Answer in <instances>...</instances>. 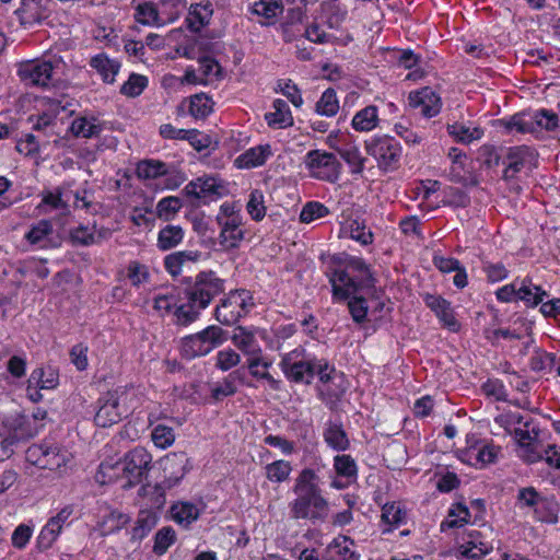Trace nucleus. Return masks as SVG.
<instances>
[{"mask_svg":"<svg viewBox=\"0 0 560 560\" xmlns=\"http://www.w3.org/2000/svg\"><path fill=\"white\" fill-rule=\"evenodd\" d=\"M534 122V131L540 129L552 131L560 126V118L557 114L548 109H540L532 114Z\"/></svg>","mask_w":560,"mask_h":560,"instance_id":"nucleus-49","label":"nucleus"},{"mask_svg":"<svg viewBox=\"0 0 560 560\" xmlns=\"http://www.w3.org/2000/svg\"><path fill=\"white\" fill-rule=\"evenodd\" d=\"M375 288L371 290L369 293H366L365 291L355 292L351 294L349 299L346 300L348 301V308L351 314V317L353 322H355L357 324H362L365 322L369 310L366 299L362 294L371 295L373 294Z\"/></svg>","mask_w":560,"mask_h":560,"instance_id":"nucleus-38","label":"nucleus"},{"mask_svg":"<svg viewBox=\"0 0 560 560\" xmlns=\"http://www.w3.org/2000/svg\"><path fill=\"white\" fill-rule=\"evenodd\" d=\"M304 162L312 177L329 183L339 179L341 163L334 153L311 150L306 153Z\"/></svg>","mask_w":560,"mask_h":560,"instance_id":"nucleus-9","label":"nucleus"},{"mask_svg":"<svg viewBox=\"0 0 560 560\" xmlns=\"http://www.w3.org/2000/svg\"><path fill=\"white\" fill-rule=\"evenodd\" d=\"M533 511L538 521L546 523L557 522V503L552 498L544 495Z\"/></svg>","mask_w":560,"mask_h":560,"instance_id":"nucleus-53","label":"nucleus"},{"mask_svg":"<svg viewBox=\"0 0 560 560\" xmlns=\"http://www.w3.org/2000/svg\"><path fill=\"white\" fill-rule=\"evenodd\" d=\"M148 85V79L144 75L132 73L121 85L120 93L128 97L139 96Z\"/></svg>","mask_w":560,"mask_h":560,"instance_id":"nucleus-57","label":"nucleus"},{"mask_svg":"<svg viewBox=\"0 0 560 560\" xmlns=\"http://www.w3.org/2000/svg\"><path fill=\"white\" fill-rule=\"evenodd\" d=\"M542 497L534 487H525L518 490L516 500L521 509L529 508L534 510Z\"/></svg>","mask_w":560,"mask_h":560,"instance_id":"nucleus-62","label":"nucleus"},{"mask_svg":"<svg viewBox=\"0 0 560 560\" xmlns=\"http://www.w3.org/2000/svg\"><path fill=\"white\" fill-rule=\"evenodd\" d=\"M422 300L428 308H430L444 327L451 331H458L459 322L455 317L454 308L450 301L438 294L423 293Z\"/></svg>","mask_w":560,"mask_h":560,"instance_id":"nucleus-15","label":"nucleus"},{"mask_svg":"<svg viewBox=\"0 0 560 560\" xmlns=\"http://www.w3.org/2000/svg\"><path fill=\"white\" fill-rule=\"evenodd\" d=\"M325 443L336 452L350 448V440L340 422L328 421L323 431Z\"/></svg>","mask_w":560,"mask_h":560,"instance_id":"nucleus-21","label":"nucleus"},{"mask_svg":"<svg viewBox=\"0 0 560 560\" xmlns=\"http://www.w3.org/2000/svg\"><path fill=\"white\" fill-rule=\"evenodd\" d=\"M184 56L188 58H196L194 49H185ZM199 68L198 72L200 73L205 84H208L213 79H220L222 77V68L219 62L207 55H200L197 57Z\"/></svg>","mask_w":560,"mask_h":560,"instance_id":"nucleus-27","label":"nucleus"},{"mask_svg":"<svg viewBox=\"0 0 560 560\" xmlns=\"http://www.w3.org/2000/svg\"><path fill=\"white\" fill-rule=\"evenodd\" d=\"M212 14L213 5L210 1L191 4L186 18L187 27L192 32H199L210 23Z\"/></svg>","mask_w":560,"mask_h":560,"instance_id":"nucleus-22","label":"nucleus"},{"mask_svg":"<svg viewBox=\"0 0 560 560\" xmlns=\"http://www.w3.org/2000/svg\"><path fill=\"white\" fill-rule=\"evenodd\" d=\"M161 24L174 22L186 9L185 0H161L158 4Z\"/></svg>","mask_w":560,"mask_h":560,"instance_id":"nucleus-40","label":"nucleus"},{"mask_svg":"<svg viewBox=\"0 0 560 560\" xmlns=\"http://www.w3.org/2000/svg\"><path fill=\"white\" fill-rule=\"evenodd\" d=\"M201 256L202 253L200 250L186 249L174 252L164 257V268L172 277H177L180 275L183 266L199 261Z\"/></svg>","mask_w":560,"mask_h":560,"instance_id":"nucleus-20","label":"nucleus"},{"mask_svg":"<svg viewBox=\"0 0 560 560\" xmlns=\"http://www.w3.org/2000/svg\"><path fill=\"white\" fill-rule=\"evenodd\" d=\"M158 5L152 2H144L137 8L136 19L141 24H161Z\"/></svg>","mask_w":560,"mask_h":560,"instance_id":"nucleus-61","label":"nucleus"},{"mask_svg":"<svg viewBox=\"0 0 560 560\" xmlns=\"http://www.w3.org/2000/svg\"><path fill=\"white\" fill-rule=\"evenodd\" d=\"M353 540L341 536L329 545L330 560H359L360 556L350 549Z\"/></svg>","mask_w":560,"mask_h":560,"instance_id":"nucleus-39","label":"nucleus"},{"mask_svg":"<svg viewBox=\"0 0 560 560\" xmlns=\"http://www.w3.org/2000/svg\"><path fill=\"white\" fill-rule=\"evenodd\" d=\"M212 112L211 100L203 93L190 97L189 113L196 119H203Z\"/></svg>","mask_w":560,"mask_h":560,"instance_id":"nucleus-52","label":"nucleus"},{"mask_svg":"<svg viewBox=\"0 0 560 560\" xmlns=\"http://www.w3.org/2000/svg\"><path fill=\"white\" fill-rule=\"evenodd\" d=\"M242 378L240 370L233 371L221 383L215 384L211 389V397L219 401L224 397L233 396L237 392L235 380Z\"/></svg>","mask_w":560,"mask_h":560,"instance_id":"nucleus-41","label":"nucleus"},{"mask_svg":"<svg viewBox=\"0 0 560 560\" xmlns=\"http://www.w3.org/2000/svg\"><path fill=\"white\" fill-rule=\"evenodd\" d=\"M477 160L487 168H492L500 164L501 155L494 145L483 144L478 149Z\"/></svg>","mask_w":560,"mask_h":560,"instance_id":"nucleus-64","label":"nucleus"},{"mask_svg":"<svg viewBox=\"0 0 560 560\" xmlns=\"http://www.w3.org/2000/svg\"><path fill=\"white\" fill-rule=\"evenodd\" d=\"M202 307L192 305L189 301L186 304L179 305L175 308L174 315L176 324L180 326H188L199 318Z\"/></svg>","mask_w":560,"mask_h":560,"instance_id":"nucleus-55","label":"nucleus"},{"mask_svg":"<svg viewBox=\"0 0 560 560\" xmlns=\"http://www.w3.org/2000/svg\"><path fill=\"white\" fill-rule=\"evenodd\" d=\"M152 456L145 448L135 447L126 454L124 463H116L114 466H110L107 463H102L100 465L98 474H102L104 477L107 476L108 481H112L115 474L110 475L109 470L122 471L128 479V486H133L142 480L143 476L150 468Z\"/></svg>","mask_w":560,"mask_h":560,"instance_id":"nucleus-4","label":"nucleus"},{"mask_svg":"<svg viewBox=\"0 0 560 560\" xmlns=\"http://www.w3.org/2000/svg\"><path fill=\"white\" fill-rule=\"evenodd\" d=\"M246 208L253 220L261 221L265 218L266 207L264 206V195L260 190L255 189L250 192Z\"/></svg>","mask_w":560,"mask_h":560,"instance_id":"nucleus-59","label":"nucleus"},{"mask_svg":"<svg viewBox=\"0 0 560 560\" xmlns=\"http://www.w3.org/2000/svg\"><path fill=\"white\" fill-rule=\"evenodd\" d=\"M272 107L275 112L265 115V119L270 127L287 128L293 125V117L285 101L275 100Z\"/></svg>","mask_w":560,"mask_h":560,"instance_id":"nucleus-30","label":"nucleus"},{"mask_svg":"<svg viewBox=\"0 0 560 560\" xmlns=\"http://www.w3.org/2000/svg\"><path fill=\"white\" fill-rule=\"evenodd\" d=\"M183 207L180 198L168 196L162 198L155 207V214L163 221L173 220Z\"/></svg>","mask_w":560,"mask_h":560,"instance_id":"nucleus-43","label":"nucleus"},{"mask_svg":"<svg viewBox=\"0 0 560 560\" xmlns=\"http://www.w3.org/2000/svg\"><path fill=\"white\" fill-rule=\"evenodd\" d=\"M217 221L222 228L220 244L226 248H236L238 243L244 238V232L240 230L241 218L232 217L223 220L222 215H218Z\"/></svg>","mask_w":560,"mask_h":560,"instance_id":"nucleus-19","label":"nucleus"},{"mask_svg":"<svg viewBox=\"0 0 560 560\" xmlns=\"http://www.w3.org/2000/svg\"><path fill=\"white\" fill-rule=\"evenodd\" d=\"M339 110V102L337 98L336 91L334 89H327L323 92L320 98L316 103V113L326 116L332 117Z\"/></svg>","mask_w":560,"mask_h":560,"instance_id":"nucleus-46","label":"nucleus"},{"mask_svg":"<svg viewBox=\"0 0 560 560\" xmlns=\"http://www.w3.org/2000/svg\"><path fill=\"white\" fill-rule=\"evenodd\" d=\"M189 463H190V460L187 457L186 453H184V452L172 453V454L167 455L165 458L164 470H170V472L173 475V477L176 480H179L188 471L189 468H187V466L189 465Z\"/></svg>","mask_w":560,"mask_h":560,"instance_id":"nucleus-44","label":"nucleus"},{"mask_svg":"<svg viewBox=\"0 0 560 560\" xmlns=\"http://www.w3.org/2000/svg\"><path fill=\"white\" fill-rule=\"evenodd\" d=\"M54 226L49 220H40L34 224L25 234V240L42 249L59 246V242L54 241Z\"/></svg>","mask_w":560,"mask_h":560,"instance_id":"nucleus-18","label":"nucleus"},{"mask_svg":"<svg viewBox=\"0 0 560 560\" xmlns=\"http://www.w3.org/2000/svg\"><path fill=\"white\" fill-rule=\"evenodd\" d=\"M330 262L326 275L334 301L343 302L355 292L374 289L376 279L363 258L341 253L331 256Z\"/></svg>","mask_w":560,"mask_h":560,"instance_id":"nucleus-1","label":"nucleus"},{"mask_svg":"<svg viewBox=\"0 0 560 560\" xmlns=\"http://www.w3.org/2000/svg\"><path fill=\"white\" fill-rule=\"evenodd\" d=\"M137 173L140 178H156L167 174V166L161 161L147 160L138 164Z\"/></svg>","mask_w":560,"mask_h":560,"instance_id":"nucleus-51","label":"nucleus"},{"mask_svg":"<svg viewBox=\"0 0 560 560\" xmlns=\"http://www.w3.org/2000/svg\"><path fill=\"white\" fill-rule=\"evenodd\" d=\"M185 232L182 226L167 224L158 234L156 246L166 252L178 246L184 240Z\"/></svg>","mask_w":560,"mask_h":560,"instance_id":"nucleus-31","label":"nucleus"},{"mask_svg":"<svg viewBox=\"0 0 560 560\" xmlns=\"http://www.w3.org/2000/svg\"><path fill=\"white\" fill-rule=\"evenodd\" d=\"M176 534L175 530L170 527H163L161 528L156 534L154 538V546L153 551L154 553L161 556L166 552L168 547L175 542Z\"/></svg>","mask_w":560,"mask_h":560,"instance_id":"nucleus-58","label":"nucleus"},{"mask_svg":"<svg viewBox=\"0 0 560 560\" xmlns=\"http://www.w3.org/2000/svg\"><path fill=\"white\" fill-rule=\"evenodd\" d=\"M225 340H228V331L217 325H211L197 334L184 337L180 353L188 360L207 355Z\"/></svg>","mask_w":560,"mask_h":560,"instance_id":"nucleus-6","label":"nucleus"},{"mask_svg":"<svg viewBox=\"0 0 560 560\" xmlns=\"http://www.w3.org/2000/svg\"><path fill=\"white\" fill-rule=\"evenodd\" d=\"M45 462L43 469L58 470L65 467L70 459V453L58 444L46 443Z\"/></svg>","mask_w":560,"mask_h":560,"instance_id":"nucleus-34","label":"nucleus"},{"mask_svg":"<svg viewBox=\"0 0 560 560\" xmlns=\"http://www.w3.org/2000/svg\"><path fill=\"white\" fill-rule=\"evenodd\" d=\"M469 517L470 512L468 508L458 503L456 505V510H450L447 518L441 524V530H445L446 528L460 527L468 523Z\"/></svg>","mask_w":560,"mask_h":560,"instance_id":"nucleus-54","label":"nucleus"},{"mask_svg":"<svg viewBox=\"0 0 560 560\" xmlns=\"http://www.w3.org/2000/svg\"><path fill=\"white\" fill-rule=\"evenodd\" d=\"M158 523V516L151 511H140L138 514L136 525L132 528L131 538L142 539L155 527Z\"/></svg>","mask_w":560,"mask_h":560,"instance_id":"nucleus-45","label":"nucleus"},{"mask_svg":"<svg viewBox=\"0 0 560 560\" xmlns=\"http://www.w3.org/2000/svg\"><path fill=\"white\" fill-rule=\"evenodd\" d=\"M279 366L290 382L308 385L315 376L316 357L296 348L282 355Z\"/></svg>","mask_w":560,"mask_h":560,"instance_id":"nucleus-7","label":"nucleus"},{"mask_svg":"<svg viewBox=\"0 0 560 560\" xmlns=\"http://www.w3.org/2000/svg\"><path fill=\"white\" fill-rule=\"evenodd\" d=\"M334 469L338 477L353 483L358 479V466L351 455L342 454L334 457Z\"/></svg>","mask_w":560,"mask_h":560,"instance_id":"nucleus-37","label":"nucleus"},{"mask_svg":"<svg viewBox=\"0 0 560 560\" xmlns=\"http://www.w3.org/2000/svg\"><path fill=\"white\" fill-rule=\"evenodd\" d=\"M406 513L395 503H387L382 509V522L388 525L383 529V534L390 533L393 526H398L404 522Z\"/></svg>","mask_w":560,"mask_h":560,"instance_id":"nucleus-50","label":"nucleus"},{"mask_svg":"<svg viewBox=\"0 0 560 560\" xmlns=\"http://www.w3.org/2000/svg\"><path fill=\"white\" fill-rule=\"evenodd\" d=\"M291 471V463L284 459L275 460L265 467L266 478L273 483H282L287 481Z\"/></svg>","mask_w":560,"mask_h":560,"instance_id":"nucleus-42","label":"nucleus"},{"mask_svg":"<svg viewBox=\"0 0 560 560\" xmlns=\"http://www.w3.org/2000/svg\"><path fill=\"white\" fill-rule=\"evenodd\" d=\"M497 124L502 127L506 133H535L533 116L529 113H516L509 118L499 119Z\"/></svg>","mask_w":560,"mask_h":560,"instance_id":"nucleus-25","label":"nucleus"},{"mask_svg":"<svg viewBox=\"0 0 560 560\" xmlns=\"http://www.w3.org/2000/svg\"><path fill=\"white\" fill-rule=\"evenodd\" d=\"M556 362L555 353L536 352L529 360V366L535 372L551 371Z\"/></svg>","mask_w":560,"mask_h":560,"instance_id":"nucleus-63","label":"nucleus"},{"mask_svg":"<svg viewBox=\"0 0 560 560\" xmlns=\"http://www.w3.org/2000/svg\"><path fill=\"white\" fill-rule=\"evenodd\" d=\"M537 156L536 150L525 144L508 148L503 160L505 168L502 178L506 182L514 179L526 166L535 165Z\"/></svg>","mask_w":560,"mask_h":560,"instance_id":"nucleus-12","label":"nucleus"},{"mask_svg":"<svg viewBox=\"0 0 560 560\" xmlns=\"http://www.w3.org/2000/svg\"><path fill=\"white\" fill-rule=\"evenodd\" d=\"M130 522V516L118 510H108L98 522V528L103 536L120 530Z\"/></svg>","mask_w":560,"mask_h":560,"instance_id":"nucleus-29","label":"nucleus"},{"mask_svg":"<svg viewBox=\"0 0 560 560\" xmlns=\"http://www.w3.org/2000/svg\"><path fill=\"white\" fill-rule=\"evenodd\" d=\"M231 340L240 351L248 357V369L253 376H258V371H254V366L260 364L265 368L269 366V363L264 362L261 359V348L254 330L244 326H237L233 331Z\"/></svg>","mask_w":560,"mask_h":560,"instance_id":"nucleus-11","label":"nucleus"},{"mask_svg":"<svg viewBox=\"0 0 560 560\" xmlns=\"http://www.w3.org/2000/svg\"><path fill=\"white\" fill-rule=\"evenodd\" d=\"M409 103L412 107L420 108V114L427 118L436 116L441 110V98L431 88L411 92Z\"/></svg>","mask_w":560,"mask_h":560,"instance_id":"nucleus-17","label":"nucleus"},{"mask_svg":"<svg viewBox=\"0 0 560 560\" xmlns=\"http://www.w3.org/2000/svg\"><path fill=\"white\" fill-rule=\"evenodd\" d=\"M52 63L45 60H28L18 69L20 80L27 86L47 88L52 82Z\"/></svg>","mask_w":560,"mask_h":560,"instance_id":"nucleus-13","label":"nucleus"},{"mask_svg":"<svg viewBox=\"0 0 560 560\" xmlns=\"http://www.w3.org/2000/svg\"><path fill=\"white\" fill-rule=\"evenodd\" d=\"M3 428L7 433L11 435V439H14L19 443L34 438L39 431L38 425L34 423L28 416L23 413L5 418Z\"/></svg>","mask_w":560,"mask_h":560,"instance_id":"nucleus-16","label":"nucleus"},{"mask_svg":"<svg viewBox=\"0 0 560 560\" xmlns=\"http://www.w3.org/2000/svg\"><path fill=\"white\" fill-rule=\"evenodd\" d=\"M447 131L457 141L463 143H470L471 141L478 140L483 136V130L481 128H469L465 125H460L457 122L448 125Z\"/></svg>","mask_w":560,"mask_h":560,"instance_id":"nucleus-47","label":"nucleus"},{"mask_svg":"<svg viewBox=\"0 0 560 560\" xmlns=\"http://www.w3.org/2000/svg\"><path fill=\"white\" fill-rule=\"evenodd\" d=\"M170 514L175 523L183 528H189V526L199 518L200 509L191 502L178 501L172 504Z\"/></svg>","mask_w":560,"mask_h":560,"instance_id":"nucleus-24","label":"nucleus"},{"mask_svg":"<svg viewBox=\"0 0 560 560\" xmlns=\"http://www.w3.org/2000/svg\"><path fill=\"white\" fill-rule=\"evenodd\" d=\"M545 296H547V292L540 285L534 284L532 278L517 279L516 299L523 301L527 306H537Z\"/></svg>","mask_w":560,"mask_h":560,"instance_id":"nucleus-23","label":"nucleus"},{"mask_svg":"<svg viewBox=\"0 0 560 560\" xmlns=\"http://www.w3.org/2000/svg\"><path fill=\"white\" fill-rule=\"evenodd\" d=\"M184 295L192 305L207 308L211 302L225 291V280L213 270L198 272L194 280L188 278Z\"/></svg>","mask_w":560,"mask_h":560,"instance_id":"nucleus-3","label":"nucleus"},{"mask_svg":"<svg viewBox=\"0 0 560 560\" xmlns=\"http://www.w3.org/2000/svg\"><path fill=\"white\" fill-rule=\"evenodd\" d=\"M52 5V0H21V7L15 13L24 27H32L50 16Z\"/></svg>","mask_w":560,"mask_h":560,"instance_id":"nucleus-14","label":"nucleus"},{"mask_svg":"<svg viewBox=\"0 0 560 560\" xmlns=\"http://www.w3.org/2000/svg\"><path fill=\"white\" fill-rule=\"evenodd\" d=\"M366 152L377 161L380 170L393 172L400 165L401 145L390 136H376L365 141Z\"/></svg>","mask_w":560,"mask_h":560,"instance_id":"nucleus-8","label":"nucleus"},{"mask_svg":"<svg viewBox=\"0 0 560 560\" xmlns=\"http://www.w3.org/2000/svg\"><path fill=\"white\" fill-rule=\"evenodd\" d=\"M283 4L279 0H258L250 7V12L268 21L261 22V25H271L275 23V19L283 12Z\"/></svg>","mask_w":560,"mask_h":560,"instance_id":"nucleus-32","label":"nucleus"},{"mask_svg":"<svg viewBox=\"0 0 560 560\" xmlns=\"http://www.w3.org/2000/svg\"><path fill=\"white\" fill-rule=\"evenodd\" d=\"M126 393L116 388L102 395L97 400V411L94 416V422L97 427L107 428L118 423L127 412V409L121 406V397Z\"/></svg>","mask_w":560,"mask_h":560,"instance_id":"nucleus-10","label":"nucleus"},{"mask_svg":"<svg viewBox=\"0 0 560 560\" xmlns=\"http://www.w3.org/2000/svg\"><path fill=\"white\" fill-rule=\"evenodd\" d=\"M102 130L103 127L95 117H78L71 122L70 126V131L74 137L86 139L97 137Z\"/></svg>","mask_w":560,"mask_h":560,"instance_id":"nucleus-33","label":"nucleus"},{"mask_svg":"<svg viewBox=\"0 0 560 560\" xmlns=\"http://www.w3.org/2000/svg\"><path fill=\"white\" fill-rule=\"evenodd\" d=\"M255 306L250 291L245 289L231 290L214 310L215 319L225 326L235 325Z\"/></svg>","mask_w":560,"mask_h":560,"instance_id":"nucleus-5","label":"nucleus"},{"mask_svg":"<svg viewBox=\"0 0 560 560\" xmlns=\"http://www.w3.org/2000/svg\"><path fill=\"white\" fill-rule=\"evenodd\" d=\"M90 65L102 75L105 83H113L120 68L118 61L109 59L104 54L93 57Z\"/></svg>","mask_w":560,"mask_h":560,"instance_id":"nucleus-35","label":"nucleus"},{"mask_svg":"<svg viewBox=\"0 0 560 560\" xmlns=\"http://www.w3.org/2000/svg\"><path fill=\"white\" fill-rule=\"evenodd\" d=\"M270 155L271 148L269 144L257 145L238 155L235 165L238 168H254L264 165Z\"/></svg>","mask_w":560,"mask_h":560,"instance_id":"nucleus-26","label":"nucleus"},{"mask_svg":"<svg viewBox=\"0 0 560 560\" xmlns=\"http://www.w3.org/2000/svg\"><path fill=\"white\" fill-rule=\"evenodd\" d=\"M27 383L39 386L40 389H52L59 384V374L51 366L38 368L31 373Z\"/></svg>","mask_w":560,"mask_h":560,"instance_id":"nucleus-36","label":"nucleus"},{"mask_svg":"<svg viewBox=\"0 0 560 560\" xmlns=\"http://www.w3.org/2000/svg\"><path fill=\"white\" fill-rule=\"evenodd\" d=\"M329 213L328 208L318 201L306 202L300 213V221L303 223H311L317 219H322Z\"/></svg>","mask_w":560,"mask_h":560,"instance_id":"nucleus-56","label":"nucleus"},{"mask_svg":"<svg viewBox=\"0 0 560 560\" xmlns=\"http://www.w3.org/2000/svg\"><path fill=\"white\" fill-rule=\"evenodd\" d=\"M497 457V450L492 445H482L481 447H475L471 451H469V458L472 465L480 464L481 466H485L487 464H491L494 462Z\"/></svg>","mask_w":560,"mask_h":560,"instance_id":"nucleus-60","label":"nucleus"},{"mask_svg":"<svg viewBox=\"0 0 560 560\" xmlns=\"http://www.w3.org/2000/svg\"><path fill=\"white\" fill-rule=\"evenodd\" d=\"M338 153L345 160V162L351 167L352 174H362L364 170L365 159L362 158L358 147L349 144L338 149Z\"/></svg>","mask_w":560,"mask_h":560,"instance_id":"nucleus-48","label":"nucleus"},{"mask_svg":"<svg viewBox=\"0 0 560 560\" xmlns=\"http://www.w3.org/2000/svg\"><path fill=\"white\" fill-rule=\"evenodd\" d=\"M318 481L319 477L313 469L301 470L293 487L296 498L289 503L292 518L308 520L313 524L325 521L328 501L323 497Z\"/></svg>","mask_w":560,"mask_h":560,"instance_id":"nucleus-2","label":"nucleus"},{"mask_svg":"<svg viewBox=\"0 0 560 560\" xmlns=\"http://www.w3.org/2000/svg\"><path fill=\"white\" fill-rule=\"evenodd\" d=\"M378 122V108L375 105H368L353 116L351 126L355 131L369 132L375 129Z\"/></svg>","mask_w":560,"mask_h":560,"instance_id":"nucleus-28","label":"nucleus"}]
</instances>
